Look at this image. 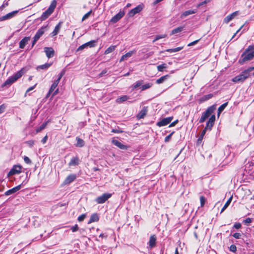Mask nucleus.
I'll use <instances>...</instances> for the list:
<instances>
[{"label":"nucleus","instance_id":"obj_27","mask_svg":"<svg viewBox=\"0 0 254 254\" xmlns=\"http://www.w3.org/2000/svg\"><path fill=\"white\" fill-rule=\"evenodd\" d=\"M156 238L155 236H151L150 237L149 241V246L150 248H153L155 246Z\"/></svg>","mask_w":254,"mask_h":254},{"label":"nucleus","instance_id":"obj_44","mask_svg":"<svg viewBox=\"0 0 254 254\" xmlns=\"http://www.w3.org/2000/svg\"><path fill=\"white\" fill-rule=\"evenodd\" d=\"M206 199L203 196H201L200 197V205L201 207H203L205 204Z\"/></svg>","mask_w":254,"mask_h":254},{"label":"nucleus","instance_id":"obj_24","mask_svg":"<svg viewBox=\"0 0 254 254\" xmlns=\"http://www.w3.org/2000/svg\"><path fill=\"white\" fill-rule=\"evenodd\" d=\"M170 77V75L169 74H167L164 76H161L159 79H157L156 81V83L158 84L162 83L166 80H167Z\"/></svg>","mask_w":254,"mask_h":254},{"label":"nucleus","instance_id":"obj_20","mask_svg":"<svg viewBox=\"0 0 254 254\" xmlns=\"http://www.w3.org/2000/svg\"><path fill=\"white\" fill-rule=\"evenodd\" d=\"M29 37H25L19 42V48L23 49L27 42L30 40Z\"/></svg>","mask_w":254,"mask_h":254},{"label":"nucleus","instance_id":"obj_58","mask_svg":"<svg viewBox=\"0 0 254 254\" xmlns=\"http://www.w3.org/2000/svg\"><path fill=\"white\" fill-rule=\"evenodd\" d=\"M112 132H114V133H122L123 132V131L120 130L119 129L116 128V129H113L112 130Z\"/></svg>","mask_w":254,"mask_h":254},{"label":"nucleus","instance_id":"obj_35","mask_svg":"<svg viewBox=\"0 0 254 254\" xmlns=\"http://www.w3.org/2000/svg\"><path fill=\"white\" fill-rule=\"evenodd\" d=\"M128 99V97L125 95V96H123L118 98L116 101H117V102H118L119 103H121L124 101H127Z\"/></svg>","mask_w":254,"mask_h":254},{"label":"nucleus","instance_id":"obj_16","mask_svg":"<svg viewBox=\"0 0 254 254\" xmlns=\"http://www.w3.org/2000/svg\"><path fill=\"white\" fill-rule=\"evenodd\" d=\"M76 178V175L75 174H70L68 175L64 180V184L65 185L69 184L73 181H74Z\"/></svg>","mask_w":254,"mask_h":254},{"label":"nucleus","instance_id":"obj_51","mask_svg":"<svg viewBox=\"0 0 254 254\" xmlns=\"http://www.w3.org/2000/svg\"><path fill=\"white\" fill-rule=\"evenodd\" d=\"M6 108V106L4 104H2L0 106V114L3 113Z\"/></svg>","mask_w":254,"mask_h":254},{"label":"nucleus","instance_id":"obj_50","mask_svg":"<svg viewBox=\"0 0 254 254\" xmlns=\"http://www.w3.org/2000/svg\"><path fill=\"white\" fill-rule=\"evenodd\" d=\"M233 237L236 239H240L242 237V234L240 233H235L233 235Z\"/></svg>","mask_w":254,"mask_h":254},{"label":"nucleus","instance_id":"obj_57","mask_svg":"<svg viewBox=\"0 0 254 254\" xmlns=\"http://www.w3.org/2000/svg\"><path fill=\"white\" fill-rule=\"evenodd\" d=\"M233 227H234V228H236V229H239V228H241V223H236L234 225Z\"/></svg>","mask_w":254,"mask_h":254},{"label":"nucleus","instance_id":"obj_56","mask_svg":"<svg viewBox=\"0 0 254 254\" xmlns=\"http://www.w3.org/2000/svg\"><path fill=\"white\" fill-rule=\"evenodd\" d=\"M251 222L252 219L250 218H247L244 221V223L245 224H249L251 223Z\"/></svg>","mask_w":254,"mask_h":254},{"label":"nucleus","instance_id":"obj_21","mask_svg":"<svg viewBox=\"0 0 254 254\" xmlns=\"http://www.w3.org/2000/svg\"><path fill=\"white\" fill-rule=\"evenodd\" d=\"M135 53H136L135 50L129 51L128 52L126 53L125 55H124L123 56H122V57H121V58L120 60V62H122V61L126 60L127 58L131 57L133 54H135Z\"/></svg>","mask_w":254,"mask_h":254},{"label":"nucleus","instance_id":"obj_55","mask_svg":"<svg viewBox=\"0 0 254 254\" xmlns=\"http://www.w3.org/2000/svg\"><path fill=\"white\" fill-rule=\"evenodd\" d=\"M206 130H207V129H205V128H204V129L202 131L201 135L199 138V139H201L203 138V136L205 135V134L206 133Z\"/></svg>","mask_w":254,"mask_h":254},{"label":"nucleus","instance_id":"obj_7","mask_svg":"<svg viewBox=\"0 0 254 254\" xmlns=\"http://www.w3.org/2000/svg\"><path fill=\"white\" fill-rule=\"evenodd\" d=\"M97 43V41L96 40H91L88 42H87L81 46H79L78 49H77V51H81L84 49V48H86L88 47H89L90 48L94 47L95 46L96 44Z\"/></svg>","mask_w":254,"mask_h":254},{"label":"nucleus","instance_id":"obj_5","mask_svg":"<svg viewBox=\"0 0 254 254\" xmlns=\"http://www.w3.org/2000/svg\"><path fill=\"white\" fill-rule=\"evenodd\" d=\"M254 58V51L252 52L245 51L242 55L239 62L241 64L252 60Z\"/></svg>","mask_w":254,"mask_h":254},{"label":"nucleus","instance_id":"obj_23","mask_svg":"<svg viewBox=\"0 0 254 254\" xmlns=\"http://www.w3.org/2000/svg\"><path fill=\"white\" fill-rule=\"evenodd\" d=\"M147 112V108L144 107L137 114V118L139 119H143L146 115Z\"/></svg>","mask_w":254,"mask_h":254},{"label":"nucleus","instance_id":"obj_39","mask_svg":"<svg viewBox=\"0 0 254 254\" xmlns=\"http://www.w3.org/2000/svg\"><path fill=\"white\" fill-rule=\"evenodd\" d=\"M212 97H213V95L212 94H209L207 95H205L201 98V100L202 101H206L207 100L211 99Z\"/></svg>","mask_w":254,"mask_h":254},{"label":"nucleus","instance_id":"obj_53","mask_svg":"<svg viewBox=\"0 0 254 254\" xmlns=\"http://www.w3.org/2000/svg\"><path fill=\"white\" fill-rule=\"evenodd\" d=\"M78 226L77 224L75 225L74 226H72L71 228V230H72V232H76L78 230Z\"/></svg>","mask_w":254,"mask_h":254},{"label":"nucleus","instance_id":"obj_37","mask_svg":"<svg viewBox=\"0 0 254 254\" xmlns=\"http://www.w3.org/2000/svg\"><path fill=\"white\" fill-rule=\"evenodd\" d=\"M183 49V47H177L176 48L174 49H168L166 50V52H169V53H174V52H177L180 51Z\"/></svg>","mask_w":254,"mask_h":254},{"label":"nucleus","instance_id":"obj_49","mask_svg":"<svg viewBox=\"0 0 254 254\" xmlns=\"http://www.w3.org/2000/svg\"><path fill=\"white\" fill-rule=\"evenodd\" d=\"M230 251L232 252H236V251H237V247L235 245H231V246L230 247Z\"/></svg>","mask_w":254,"mask_h":254},{"label":"nucleus","instance_id":"obj_29","mask_svg":"<svg viewBox=\"0 0 254 254\" xmlns=\"http://www.w3.org/2000/svg\"><path fill=\"white\" fill-rule=\"evenodd\" d=\"M61 24L62 22H59L55 27L54 31L52 33L53 36L56 35L59 33L61 27Z\"/></svg>","mask_w":254,"mask_h":254},{"label":"nucleus","instance_id":"obj_63","mask_svg":"<svg viewBox=\"0 0 254 254\" xmlns=\"http://www.w3.org/2000/svg\"><path fill=\"white\" fill-rule=\"evenodd\" d=\"M178 122V120H176L174 122H173V123H172L170 125H169V127H174L175 126Z\"/></svg>","mask_w":254,"mask_h":254},{"label":"nucleus","instance_id":"obj_59","mask_svg":"<svg viewBox=\"0 0 254 254\" xmlns=\"http://www.w3.org/2000/svg\"><path fill=\"white\" fill-rule=\"evenodd\" d=\"M199 40H195V41H194L193 42H192L189 43L188 46H191L194 45L196 43H197V42L199 41Z\"/></svg>","mask_w":254,"mask_h":254},{"label":"nucleus","instance_id":"obj_47","mask_svg":"<svg viewBox=\"0 0 254 254\" xmlns=\"http://www.w3.org/2000/svg\"><path fill=\"white\" fill-rule=\"evenodd\" d=\"M23 159H24V162L26 163V164H30L31 163V160L29 159V157H28L27 156H24V157H23Z\"/></svg>","mask_w":254,"mask_h":254},{"label":"nucleus","instance_id":"obj_43","mask_svg":"<svg viewBox=\"0 0 254 254\" xmlns=\"http://www.w3.org/2000/svg\"><path fill=\"white\" fill-rule=\"evenodd\" d=\"M254 44L253 45H249L248 48L245 50V51L247 52H252L254 51Z\"/></svg>","mask_w":254,"mask_h":254},{"label":"nucleus","instance_id":"obj_25","mask_svg":"<svg viewBox=\"0 0 254 254\" xmlns=\"http://www.w3.org/2000/svg\"><path fill=\"white\" fill-rule=\"evenodd\" d=\"M99 220V216L97 213H94L90 216L88 224L97 222Z\"/></svg>","mask_w":254,"mask_h":254},{"label":"nucleus","instance_id":"obj_64","mask_svg":"<svg viewBox=\"0 0 254 254\" xmlns=\"http://www.w3.org/2000/svg\"><path fill=\"white\" fill-rule=\"evenodd\" d=\"M107 70H106V69L103 70V71H102V72L99 74V77H102V76H103V75L104 74L106 73H107Z\"/></svg>","mask_w":254,"mask_h":254},{"label":"nucleus","instance_id":"obj_60","mask_svg":"<svg viewBox=\"0 0 254 254\" xmlns=\"http://www.w3.org/2000/svg\"><path fill=\"white\" fill-rule=\"evenodd\" d=\"M8 2H6L5 3H3L2 5L0 6V10H2L3 8L5 6L8 5Z\"/></svg>","mask_w":254,"mask_h":254},{"label":"nucleus","instance_id":"obj_41","mask_svg":"<svg viewBox=\"0 0 254 254\" xmlns=\"http://www.w3.org/2000/svg\"><path fill=\"white\" fill-rule=\"evenodd\" d=\"M166 36H167L166 34H162V35H157L155 37V39L153 40V42L154 43L155 42H156L158 40H159L160 39L165 38Z\"/></svg>","mask_w":254,"mask_h":254},{"label":"nucleus","instance_id":"obj_40","mask_svg":"<svg viewBox=\"0 0 254 254\" xmlns=\"http://www.w3.org/2000/svg\"><path fill=\"white\" fill-rule=\"evenodd\" d=\"M157 69L159 71H163L164 68L167 67V65L165 64H163L157 66Z\"/></svg>","mask_w":254,"mask_h":254},{"label":"nucleus","instance_id":"obj_32","mask_svg":"<svg viewBox=\"0 0 254 254\" xmlns=\"http://www.w3.org/2000/svg\"><path fill=\"white\" fill-rule=\"evenodd\" d=\"M183 29H184V27H182V26L177 27V28L174 29L171 31V35H174L175 34L179 33V32H181L182 31H183Z\"/></svg>","mask_w":254,"mask_h":254},{"label":"nucleus","instance_id":"obj_1","mask_svg":"<svg viewBox=\"0 0 254 254\" xmlns=\"http://www.w3.org/2000/svg\"><path fill=\"white\" fill-rule=\"evenodd\" d=\"M27 71V69L26 67L22 68L19 71L17 72L15 74L8 77L6 79V80L4 82L2 86H4L7 85H11V84L15 82L19 78H20L25 73H26Z\"/></svg>","mask_w":254,"mask_h":254},{"label":"nucleus","instance_id":"obj_13","mask_svg":"<svg viewBox=\"0 0 254 254\" xmlns=\"http://www.w3.org/2000/svg\"><path fill=\"white\" fill-rule=\"evenodd\" d=\"M215 121V116L213 115L211 116L208 121L206 123V125L205 127V129H207L208 130H211L212 127L214 124V122Z\"/></svg>","mask_w":254,"mask_h":254},{"label":"nucleus","instance_id":"obj_4","mask_svg":"<svg viewBox=\"0 0 254 254\" xmlns=\"http://www.w3.org/2000/svg\"><path fill=\"white\" fill-rule=\"evenodd\" d=\"M215 110V107L214 105H212L208 107L206 110L202 114L199 122L200 123H203L209 116H210Z\"/></svg>","mask_w":254,"mask_h":254},{"label":"nucleus","instance_id":"obj_17","mask_svg":"<svg viewBox=\"0 0 254 254\" xmlns=\"http://www.w3.org/2000/svg\"><path fill=\"white\" fill-rule=\"evenodd\" d=\"M44 52L48 58L53 57L55 53L54 50L51 47H45L44 48Z\"/></svg>","mask_w":254,"mask_h":254},{"label":"nucleus","instance_id":"obj_6","mask_svg":"<svg viewBox=\"0 0 254 254\" xmlns=\"http://www.w3.org/2000/svg\"><path fill=\"white\" fill-rule=\"evenodd\" d=\"M112 196V194L104 193L102 195L97 197L95 201L98 204H102L105 202Z\"/></svg>","mask_w":254,"mask_h":254},{"label":"nucleus","instance_id":"obj_31","mask_svg":"<svg viewBox=\"0 0 254 254\" xmlns=\"http://www.w3.org/2000/svg\"><path fill=\"white\" fill-rule=\"evenodd\" d=\"M143 83V81L142 80L136 81L135 83V84H134L132 86V89L134 90V89L142 86Z\"/></svg>","mask_w":254,"mask_h":254},{"label":"nucleus","instance_id":"obj_8","mask_svg":"<svg viewBox=\"0 0 254 254\" xmlns=\"http://www.w3.org/2000/svg\"><path fill=\"white\" fill-rule=\"evenodd\" d=\"M172 120L173 117L165 118L158 122L156 125L159 127L165 126L170 123Z\"/></svg>","mask_w":254,"mask_h":254},{"label":"nucleus","instance_id":"obj_62","mask_svg":"<svg viewBox=\"0 0 254 254\" xmlns=\"http://www.w3.org/2000/svg\"><path fill=\"white\" fill-rule=\"evenodd\" d=\"M56 87H57V86H55V85H52V84L51 87L49 91L50 92H53V91L56 89Z\"/></svg>","mask_w":254,"mask_h":254},{"label":"nucleus","instance_id":"obj_36","mask_svg":"<svg viewBox=\"0 0 254 254\" xmlns=\"http://www.w3.org/2000/svg\"><path fill=\"white\" fill-rule=\"evenodd\" d=\"M231 201H232V197H230L228 199V200L225 203V205L223 206V208H222V209L221 210V213L223 212L227 208V207L230 205Z\"/></svg>","mask_w":254,"mask_h":254},{"label":"nucleus","instance_id":"obj_12","mask_svg":"<svg viewBox=\"0 0 254 254\" xmlns=\"http://www.w3.org/2000/svg\"><path fill=\"white\" fill-rule=\"evenodd\" d=\"M125 15L123 11H120L118 13L113 16L110 20V22L115 23L120 20Z\"/></svg>","mask_w":254,"mask_h":254},{"label":"nucleus","instance_id":"obj_61","mask_svg":"<svg viewBox=\"0 0 254 254\" xmlns=\"http://www.w3.org/2000/svg\"><path fill=\"white\" fill-rule=\"evenodd\" d=\"M48 139V136L46 135L45 137H43V138L42 139L41 142L44 144L46 142L47 140Z\"/></svg>","mask_w":254,"mask_h":254},{"label":"nucleus","instance_id":"obj_3","mask_svg":"<svg viewBox=\"0 0 254 254\" xmlns=\"http://www.w3.org/2000/svg\"><path fill=\"white\" fill-rule=\"evenodd\" d=\"M56 5L57 1L56 0H53L48 8L42 14L40 18L42 21L46 19L53 12L55 8H56Z\"/></svg>","mask_w":254,"mask_h":254},{"label":"nucleus","instance_id":"obj_33","mask_svg":"<svg viewBox=\"0 0 254 254\" xmlns=\"http://www.w3.org/2000/svg\"><path fill=\"white\" fill-rule=\"evenodd\" d=\"M228 102H226L224 104L221 105L218 109V116H219V115L221 114V113L224 110V109L227 107L228 105Z\"/></svg>","mask_w":254,"mask_h":254},{"label":"nucleus","instance_id":"obj_10","mask_svg":"<svg viewBox=\"0 0 254 254\" xmlns=\"http://www.w3.org/2000/svg\"><path fill=\"white\" fill-rule=\"evenodd\" d=\"M21 167L19 165H14L10 170L7 174V176L9 177L15 174H19L21 172Z\"/></svg>","mask_w":254,"mask_h":254},{"label":"nucleus","instance_id":"obj_22","mask_svg":"<svg viewBox=\"0 0 254 254\" xmlns=\"http://www.w3.org/2000/svg\"><path fill=\"white\" fill-rule=\"evenodd\" d=\"M46 27H42L40 29L38 30V31L36 32V34L35 35L34 38L35 39L39 40V39L42 36V35L45 32V29Z\"/></svg>","mask_w":254,"mask_h":254},{"label":"nucleus","instance_id":"obj_9","mask_svg":"<svg viewBox=\"0 0 254 254\" xmlns=\"http://www.w3.org/2000/svg\"><path fill=\"white\" fill-rule=\"evenodd\" d=\"M144 7L143 4H139L135 8L132 9L129 12L128 15L129 16H133L135 14L140 12Z\"/></svg>","mask_w":254,"mask_h":254},{"label":"nucleus","instance_id":"obj_11","mask_svg":"<svg viewBox=\"0 0 254 254\" xmlns=\"http://www.w3.org/2000/svg\"><path fill=\"white\" fill-rule=\"evenodd\" d=\"M17 10L13 11L5 14V15L0 17V21H3L12 18L17 13Z\"/></svg>","mask_w":254,"mask_h":254},{"label":"nucleus","instance_id":"obj_42","mask_svg":"<svg viewBox=\"0 0 254 254\" xmlns=\"http://www.w3.org/2000/svg\"><path fill=\"white\" fill-rule=\"evenodd\" d=\"M47 123H44V124H43L41 126H40L39 128L37 129V132H39L42 130L44 129L47 126Z\"/></svg>","mask_w":254,"mask_h":254},{"label":"nucleus","instance_id":"obj_15","mask_svg":"<svg viewBox=\"0 0 254 254\" xmlns=\"http://www.w3.org/2000/svg\"><path fill=\"white\" fill-rule=\"evenodd\" d=\"M21 188V185H19L11 189H10L5 192L4 194L5 195H9L11 194H13L18 191Z\"/></svg>","mask_w":254,"mask_h":254},{"label":"nucleus","instance_id":"obj_45","mask_svg":"<svg viewBox=\"0 0 254 254\" xmlns=\"http://www.w3.org/2000/svg\"><path fill=\"white\" fill-rule=\"evenodd\" d=\"M91 12H92V10H90L89 12H88L87 13L84 14V15L83 16V17L82 18V21H84V20L87 19L90 15Z\"/></svg>","mask_w":254,"mask_h":254},{"label":"nucleus","instance_id":"obj_18","mask_svg":"<svg viewBox=\"0 0 254 254\" xmlns=\"http://www.w3.org/2000/svg\"><path fill=\"white\" fill-rule=\"evenodd\" d=\"M197 11V10L196 9L185 11L183 13H182V14L180 16V18L183 19L184 17H187L189 15L194 14V13H196Z\"/></svg>","mask_w":254,"mask_h":254},{"label":"nucleus","instance_id":"obj_30","mask_svg":"<svg viewBox=\"0 0 254 254\" xmlns=\"http://www.w3.org/2000/svg\"><path fill=\"white\" fill-rule=\"evenodd\" d=\"M52 65V63H46L45 64L39 65L37 67V69L38 70L39 69H47L49 67H50Z\"/></svg>","mask_w":254,"mask_h":254},{"label":"nucleus","instance_id":"obj_19","mask_svg":"<svg viewBox=\"0 0 254 254\" xmlns=\"http://www.w3.org/2000/svg\"><path fill=\"white\" fill-rule=\"evenodd\" d=\"M112 142L114 145L118 147L120 149H127V146L124 145L121 142L117 140L113 139Z\"/></svg>","mask_w":254,"mask_h":254},{"label":"nucleus","instance_id":"obj_28","mask_svg":"<svg viewBox=\"0 0 254 254\" xmlns=\"http://www.w3.org/2000/svg\"><path fill=\"white\" fill-rule=\"evenodd\" d=\"M76 140L77 141V143L75 144L76 147H82L84 145V141L82 139H81L78 137H76Z\"/></svg>","mask_w":254,"mask_h":254},{"label":"nucleus","instance_id":"obj_46","mask_svg":"<svg viewBox=\"0 0 254 254\" xmlns=\"http://www.w3.org/2000/svg\"><path fill=\"white\" fill-rule=\"evenodd\" d=\"M85 217H86V214H83L80 215L79 216H78L77 219H78V221L81 222L84 220Z\"/></svg>","mask_w":254,"mask_h":254},{"label":"nucleus","instance_id":"obj_26","mask_svg":"<svg viewBox=\"0 0 254 254\" xmlns=\"http://www.w3.org/2000/svg\"><path fill=\"white\" fill-rule=\"evenodd\" d=\"M79 160L78 157H73L69 162V166H76L79 164Z\"/></svg>","mask_w":254,"mask_h":254},{"label":"nucleus","instance_id":"obj_48","mask_svg":"<svg viewBox=\"0 0 254 254\" xmlns=\"http://www.w3.org/2000/svg\"><path fill=\"white\" fill-rule=\"evenodd\" d=\"M173 133H174V132H172L170 134H169L168 135L166 136L164 139L165 142H168L170 140V139H171L172 135Z\"/></svg>","mask_w":254,"mask_h":254},{"label":"nucleus","instance_id":"obj_52","mask_svg":"<svg viewBox=\"0 0 254 254\" xmlns=\"http://www.w3.org/2000/svg\"><path fill=\"white\" fill-rule=\"evenodd\" d=\"M209 1V0H205L203 1H202L201 2L199 3L198 4H197V7H199L200 6H202V5H203L204 4H205L207 2H208Z\"/></svg>","mask_w":254,"mask_h":254},{"label":"nucleus","instance_id":"obj_14","mask_svg":"<svg viewBox=\"0 0 254 254\" xmlns=\"http://www.w3.org/2000/svg\"><path fill=\"white\" fill-rule=\"evenodd\" d=\"M239 13L238 11H236L231 14L227 16L224 19V22L226 23H228L230 21H231L234 17L237 16Z\"/></svg>","mask_w":254,"mask_h":254},{"label":"nucleus","instance_id":"obj_54","mask_svg":"<svg viewBox=\"0 0 254 254\" xmlns=\"http://www.w3.org/2000/svg\"><path fill=\"white\" fill-rule=\"evenodd\" d=\"M26 143L27 145H28L30 147H32L33 146V145L34 144V141L32 140H29V141H27L26 142Z\"/></svg>","mask_w":254,"mask_h":254},{"label":"nucleus","instance_id":"obj_38","mask_svg":"<svg viewBox=\"0 0 254 254\" xmlns=\"http://www.w3.org/2000/svg\"><path fill=\"white\" fill-rule=\"evenodd\" d=\"M152 85H153V84L151 83H148L144 85H142V86L141 87V90L143 91L147 89H148V88H150L151 87H152Z\"/></svg>","mask_w":254,"mask_h":254},{"label":"nucleus","instance_id":"obj_2","mask_svg":"<svg viewBox=\"0 0 254 254\" xmlns=\"http://www.w3.org/2000/svg\"><path fill=\"white\" fill-rule=\"evenodd\" d=\"M254 69V67H250L244 70L241 74L236 76L232 79L234 82H243L249 76L250 73Z\"/></svg>","mask_w":254,"mask_h":254},{"label":"nucleus","instance_id":"obj_34","mask_svg":"<svg viewBox=\"0 0 254 254\" xmlns=\"http://www.w3.org/2000/svg\"><path fill=\"white\" fill-rule=\"evenodd\" d=\"M116 48V46H111L105 51L104 54L107 55L112 53L115 50Z\"/></svg>","mask_w":254,"mask_h":254}]
</instances>
